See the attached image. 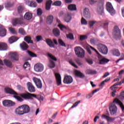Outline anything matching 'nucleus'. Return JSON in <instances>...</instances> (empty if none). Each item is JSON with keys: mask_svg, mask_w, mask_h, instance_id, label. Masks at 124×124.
Wrapping results in <instances>:
<instances>
[{"mask_svg": "<svg viewBox=\"0 0 124 124\" xmlns=\"http://www.w3.org/2000/svg\"><path fill=\"white\" fill-rule=\"evenodd\" d=\"M5 93H9L10 94H16V95L18 94L15 91L9 88H6L5 89Z\"/></svg>", "mask_w": 124, "mask_h": 124, "instance_id": "4be33fe9", "label": "nucleus"}, {"mask_svg": "<svg viewBox=\"0 0 124 124\" xmlns=\"http://www.w3.org/2000/svg\"><path fill=\"white\" fill-rule=\"evenodd\" d=\"M83 15L85 18L90 19L91 18V15L90 14V11L89 9L85 8L84 11Z\"/></svg>", "mask_w": 124, "mask_h": 124, "instance_id": "b1692460", "label": "nucleus"}, {"mask_svg": "<svg viewBox=\"0 0 124 124\" xmlns=\"http://www.w3.org/2000/svg\"><path fill=\"white\" fill-rule=\"evenodd\" d=\"M48 57L50 58L49 63L48 65L50 68H54V67L56 66V64L53 61H54L55 62H57V61H58V59H57V58H56V57L54 56L51 54H48Z\"/></svg>", "mask_w": 124, "mask_h": 124, "instance_id": "39448f33", "label": "nucleus"}, {"mask_svg": "<svg viewBox=\"0 0 124 124\" xmlns=\"http://www.w3.org/2000/svg\"><path fill=\"white\" fill-rule=\"evenodd\" d=\"M101 118L102 119H105V120H106V121L108 123H112V122H114V121H115V119H116V118H112L109 116V113H108L107 115L103 114Z\"/></svg>", "mask_w": 124, "mask_h": 124, "instance_id": "ddd939ff", "label": "nucleus"}, {"mask_svg": "<svg viewBox=\"0 0 124 124\" xmlns=\"http://www.w3.org/2000/svg\"><path fill=\"white\" fill-rule=\"evenodd\" d=\"M58 43L60 44V45H61V46H62V47H66V45H65L63 41H62V40L61 39H59L58 40Z\"/></svg>", "mask_w": 124, "mask_h": 124, "instance_id": "a19ab883", "label": "nucleus"}, {"mask_svg": "<svg viewBox=\"0 0 124 124\" xmlns=\"http://www.w3.org/2000/svg\"><path fill=\"white\" fill-rule=\"evenodd\" d=\"M98 91H99V89H97L93 90L92 92V93L87 94L86 95V98H91V97H92L93 95V94H94V93H97V92H98Z\"/></svg>", "mask_w": 124, "mask_h": 124, "instance_id": "72a5a7b5", "label": "nucleus"}, {"mask_svg": "<svg viewBox=\"0 0 124 124\" xmlns=\"http://www.w3.org/2000/svg\"><path fill=\"white\" fill-rule=\"evenodd\" d=\"M86 61L89 64H93V61L92 59H86Z\"/></svg>", "mask_w": 124, "mask_h": 124, "instance_id": "69168bd1", "label": "nucleus"}, {"mask_svg": "<svg viewBox=\"0 0 124 124\" xmlns=\"http://www.w3.org/2000/svg\"><path fill=\"white\" fill-rule=\"evenodd\" d=\"M106 9L108 12H109L112 16L116 13V11L114 10L112 4L110 2H108L106 4Z\"/></svg>", "mask_w": 124, "mask_h": 124, "instance_id": "0eeeda50", "label": "nucleus"}, {"mask_svg": "<svg viewBox=\"0 0 124 124\" xmlns=\"http://www.w3.org/2000/svg\"><path fill=\"white\" fill-rule=\"evenodd\" d=\"M97 11L99 13H102V12H103V6L98 7L97 8Z\"/></svg>", "mask_w": 124, "mask_h": 124, "instance_id": "e2e57ef3", "label": "nucleus"}, {"mask_svg": "<svg viewBox=\"0 0 124 124\" xmlns=\"http://www.w3.org/2000/svg\"><path fill=\"white\" fill-rule=\"evenodd\" d=\"M2 104L5 107H11V106L15 105V103L13 101L9 100H4L2 101Z\"/></svg>", "mask_w": 124, "mask_h": 124, "instance_id": "9b49d317", "label": "nucleus"}, {"mask_svg": "<svg viewBox=\"0 0 124 124\" xmlns=\"http://www.w3.org/2000/svg\"><path fill=\"white\" fill-rule=\"evenodd\" d=\"M24 40L28 44H33V41L30 36H26L24 37Z\"/></svg>", "mask_w": 124, "mask_h": 124, "instance_id": "bb28decb", "label": "nucleus"}, {"mask_svg": "<svg viewBox=\"0 0 124 124\" xmlns=\"http://www.w3.org/2000/svg\"><path fill=\"white\" fill-rule=\"evenodd\" d=\"M122 83L123 82H122L121 81L119 82H116V83H114L113 84V85L110 87V89H111L112 91H114V90H115V89H117V87L113 88V87H115L116 86H121V85H122Z\"/></svg>", "mask_w": 124, "mask_h": 124, "instance_id": "e433bc0d", "label": "nucleus"}, {"mask_svg": "<svg viewBox=\"0 0 124 124\" xmlns=\"http://www.w3.org/2000/svg\"><path fill=\"white\" fill-rule=\"evenodd\" d=\"M71 19H72V17H71V14L70 13H68L64 16V21L66 23H69V22L71 21Z\"/></svg>", "mask_w": 124, "mask_h": 124, "instance_id": "a211bd4d", "label": "nucleus"}, {"mask_svg": "<svg viewBox=\"0 0 124 124\" xmlns=\"http://www.w3.org/2000/svg\"><path fill=\"white\" fill-rule=\"evenodd\" d=\"M68 9L71 10V11H74V10H77L76 5L75 4H70L68 6Z\"/></svg>", "mask_w": 124, "mask_h": 124, "instance_id": "473e14b6", "label": "nucleus"}, {"mask_svg": "<svg viewBox=\"0 0 124 124\" xmlns=\"http://www.w3.org/2000/svg\"><path fill=\"white\" fill-rule=\"evenodd\" d=\"M53 5H55L56 6H61V5H62V1L60 0L56 1L54 2Z\"/></svg>", "mask_w": 124, "mask_h": 124, "instance_id": "49530a36", "label": "nucleus"}, {"mask_svg": "<svg viewBox=\"0 0 124 124\" xmlns=\"http://www.w3.org/2000/svg\"><path fill=\"white\" fill-rule=\"evenodd\" d=\"M97 42V40L94 38H93L90 40V43L91 44L94 45H95V43Z\"/></svg>", "mask_w": 124, "mask_h": 124, "instance_id": "09e8293b", "label": "nucleus"}, {"mask_svg": "<svg viewBox=\"0 0 124 124\" xmlns=\"http://www.w3.org/2000/svg\"><path fill=\"white\" fill-rule=\"evenodd\" d=\"M4 63L5 65H6L8 67H10V68H12L13 67V65L12 64V62L9 60H7L6 59L4 60Z\"/></svg>", "mask_w": 124, "mask_h": 124, "instance_id": "393cba45", "label": "nucleus"}, {"mask_svg": "<svg viewBox=\"0 0 124 124\" xmlns=\"http://www.w3.org/2000/svg\"><path fill=\"white\" fill-rule=\"evenodd\" d=\"M30 67L31 66L29 62H26L23 65V68H24L26 70H30Z\"/></svg>", "mask_w": 124, "mask_h": 124, "instance_id": "c9c22d12", "label": "nucleus"}, {"mask_svg": "<svg viewBox=\"0 0 124 124\" xmlns=\"http://www.w3.org/2000/svg\"><path fill=\"white\" fill-rule=\"evenodd\" d=\"M34 69L36 72H41L44 70V65L41 63H37L35 64L34 66Z\"/></svg>", "mask_w": 124, "mask_h": 124, "instance_id": "9d476101", "label": "nucleus"}, {"mask_svg": "<svg viewBox=\"0 0 124 124\" xmlns=\"http://www.w3.org/2000/svg\"><path fill=\"white\" fill-rule=\"evenodd\" d=\"M6 35V30L2 25L0 26V36L3 37Z\"/></svg>", "mask_w": 124, "mask_h": 124, "instance_id": "6ab92c4d", "label": "nucleus"}, {"mask_svg": "<svg viewBox=\"0 0 124 124\" xmlns=\"http://www.w3.org/2000/svg\"><path fill=\"white\" fill-rule=\"evenodd\" d=\"M113 35L115 38L121 39L122 35H121V30L118 26H115L113 29Z\"/></svg>", "mask_w": 124, "mask_h": 124, "instance_id": "423d86ee", "label": "nucleus"}, {"mask_svg": "<svg viewBox=\"0 0 124 124\" xmlns=\"http://www.w3.org/2000/svg\"><path fill=\"white\" fill-rule=\"evenodd\" d=\"M75 52L76 55L78 58H83L85 57V50L80 46H77L75 48Z\"/></svg>", "mask_w": 124, "mask_h": 124, "instance_id": "7ed1b4c3", "label": "nucleus"}, {"mask_svg": "<svg viewBox=\"0 0 124 124\" xmlns=\"http://www.w3.org/2000/svg\"><path fill=\"white\" fill-rule=\"evenodd\" d=\"M46 42L50 47V48H54L55 45H58V41L56 39H53V42L51 39H46Z\"/></svg>", "mask_w": 124, "mask_h": 124, "instance_id": "1a4fd4ad", "label": "nucleus"}, {"mask_svg": "<svg viewBox=\"0 0 124 124\" xmlns=\"http://www.w3.org/2000/svg\"><path fill=\"white\" fill-rule=\"evenodd\" d=\"M98 49L102 54L106 55L108 53V48L106 46L103 44H100L98 47Z\"/></svg>", "mask_w": 124, "mask_h": 124, "instance_id": "6e6552de", "label": "nucleus"}, {"mask_svg": "<svg viewBox=\"0 0 124 124\" xmlns=\"http://www.w3.org/2000/svg\"><path fill=\"white\" fill-rule=\"evenodd\" d=\"M9 30L11 31V32L12 33H13V34H17V32L16 31V30H15V29L10 28H9Z\"/></svg>", "mask_w": 124, "mask_h": 124, "instance_id": "6e6d98bb", "label": "nucleus"}, {"mask_svg": "<svg viewBox=\"0 0 124 124\" xmlns=\"http://www.w3.org/2000/svg\"><path fill=\"white\" fill-rule=\"evenodd\" d=\"M27 53L28 55H29V56H31V58H35L37 57L36 54H34L33 52L30 50H27Z\"/></svg>", "mask_w": 124, "mask_h": 124, "instance_id": "58836bf2", "label": "nucleus"}, {"mask_svg": "<svg viewBox=\"0 0 124 124\" xmlns=\"http://www.w3.org/2000/svg\"><path fill=\"white\" fill-rule=\"evenodd\" d=\"M110 80V78H106L104 81H103L99 85L100 87H101L102 86H104L105 85V82H108V81H109Z\"/></svg>", "mask_w": 124, "mask_h": 124, "instance_id": "79ce46f5", "label": "nucleus"}, {"mask_svg": "<svg viewBox=\"0 0 124 124\" xmlns=\"http://www.w3.org/2000/svg\"><path fill=\"white\" fill-rule=\"evenodd\" d=\"M43 13V12L42 11V10L41 8H38L37 10V14L38 16H41V15H42V14Z\"/></svg>", "mask_w": 124, "mask_h": 124, "instance_id": "603ef678", "label": "nucleus"}, {"mask_svg": "<svg viewBox=\"0 0 124 124\" xmlns=\"http://www.w3.org/2000/svg\"><path fill=\"white\" fill-rule=\"evenodd\" d=\"M115 103H116V104H118L120 106L122 111L124 112V104H123V103L121 102V101H120V100L118 99H115L113 100V103L109 107V112L111 115H115V114L117 113V106L115 105Z\"/></svg>", "mask_w": 124, "mask_h": 124, "instance_id": "f03ea898", "label": "nucleus"}, {"mask_svg": "<svg viewBox=\"0 0 124 124\" xmlns=\"http://www.w3.org/2000/svg\"><path fill=\"white\" fill-rule=\"evenodd\" d=\"M23 10H24V8L22 6H19L17 8L18 13H22V12H23Z\"/></svg>", "mask_w": 124, "mask_h": 124, "instance_id": "864d4df0", "label": "nucleus"}, {"mask_svg": "<svg viewBox=\"0 0 124 124\" xmlns=\"http://www.w3.org/2000/svg\"><path fill=\"white\" fill-rule=\"evenodd\" d=\"M33 80L38 89H42V82L40 79L33 78Z\"/></svg>", "mask_w": 124, "mask_h": 124, "instance_id": "f8f14e48", "label": "nucleus"}, {"mask_svg": "<svg viewBox=\"0 0 124 124\" xmlns=\"http://www.w3.org/2000/svg\"><path fill=\"white\" fill-rule=\"evenodd\" d=\"M0 50L1 51L7 50V44L5 43H0Z\"/></svg>", "mask_w": 124, "mask_h": 124, "instance_id": "a878e982", "label": "nucleus"}, {"mask_svg": "<svg viewBox=\"0 0 124 124\" xmlns=\"http://www.w3.org/2000/svg\"><path fill=\"white\" fill-rule=\"evenodd\" d=\"M80 102H81V101H78V102H76L73 105V106L71 107V108L72 109V108H74L76 107L78 105V104H79V103H80Z\"/></svg>", "mask_w": 124, "mask_h": 124, "instance_id": "0e129e2a", "label": "nucleus"}, {"mask_svg": "<svg viewBox=\"0 0 124 124\" xmlns=\"http://www.w3.org/2000/svg\"><path fill=\"white\" fill-rule=\"evenodd\" d=\"M27 86L30 93H34L35 92V88L31 82H27Z\"/></svg>", "mask_w": 124, "mask_h": 124, "instance_id": "dca6fc26", "label": "nucleus"}, {"mask_svg": "<svg viewBox=\"0 0 124 124\" xmlns=\"http://www.w3.org/2000/svg\"><path fill=\"white\" fill-rule=\"evenodd\" d=\"M69 62L70 64H71V65L74 66V67H75V68H78V66H77L76 64H75V63L74 62H72V61H71V60L69 61Z\"/></svg>", "mask_w": 124, "mask_h": 124, "instance_id": "052dcab7", "label": "nucleus"}, {"mask_svg": "<svg viewBox=\"0 0 124 124\" xmlns=\"http://www.w3.org/2000/svg\"><path fill=\"white\" fill-rule=\"evenodd\" d=\"M20 46L22 51H26V50H27L28 48H29L28 44L25 42H23L21 44H20Z\"/></svg>", "mask_w": 124, "mask_h": 124, "instance_id": "5701e85b", "label": "nucleus"}, {"mask_svg": "<svg viewBox=\"0 0 124 124\" xmlns=\"http://www.w3.org/2000/svg\"><path fill=\"white\" fill-rule=\"evenodd\" d=\"M99 64H106L107 62H109V59H107L105 58H98Z\"/></svg>", "mask_w": 124, "mask_h": 124, "instance_id": "aec40b11", "label": "nucleus"}, {"mask_svg": "<svg viewBox=\"0 0 124 124\" xmlns=\"http://www.w3.org/2000/svg\"><path fill=\"white\" fill-rule=\"evenodd\" d=\"M81 23L82 25H87L88 24V21L86 20L83 17H82Z\"/></svg>", "mask_w": 124, "mask_h": 124, "instance_id": "4d7b16f0", "label": "nucleus"}, {"mask_svg": "<svg viewBox=\"0 0 124 124\" xmlns=\"http://www.w3.org/2000/svg\"><path fill=\"white\" fill-rule=\"evenodd\" d=\"M86 74H96V71L92 70L91 69H87L86 71Z\"/></svg>", "mask_w": 124, "mask_h": 124, "instance_id": "4c0bfd02", "label": "nucleus"}, {"mask_svg": "<svg viewBox=\"0 0 124 124\" xmlns=\"http://www.w3.org/2000/svg\"><path fill=\"white\" fill-rule=\"evenodd\" d=\"M66 37L67 38H69V39H71V40L74 39V36H73V34L72 33H69V34H67Z\"/></svg>", "mask_w": 124, "mask_h": 124, "instance_id": "3c124183", "label": "nucleus"}, {"mask_svg": "<svg viewBox=\"0 0 124 124\" xmlns=\"http://www.w3.org/2000/svg\"><path fill=\"white\" fill-rule=\"evenodd\" d=\"M58 27L60 28L61 31H65V30H67V28H66V27L61 24L58 25Z\"/></svg>", "mask_w": 124, "mask_h": 124, "instance_id": "37998d69", "label": "nucleus"}, {"mask_svg": "<svg viewBox=\"0 0 124 124\" xmlns=\"http://www.w3.org/2000/svg\"><path fill=\"white\" fill-rule=\"evenodd\" d=\"M32 18V14L30 13H26L24 15V18L26 20H31Z\"/></svg>", "mask_w": 124, "mask_h": 124, "instance_id": "7c9ffc66", "label": "nucleus"}, {"mask_svg": "<svg viewBox=\"0 0 124 124\" xmlns=\"http://www.w3.org/2000/svg\"><path fill=\"white\" fill-rule=\"evenodd\" d=\"M14 97H15V99L17 100V101H19L20 102H23V101H24V99L19 96L14 95Z\"/></svg>", "mask_w": 124, "mask_h": 124, "instance_id": "c03bdc74", "label": "nucleus"}, {"mask_svg": "<svg viewBox=\"0 0 124 124\" xmlns=\"http://www.w3.org/2000/svg\"><path fill=\"white\" fill-rule=\"evenodd\" d=\"M10 59L13 62H18L19 61V56L16 52H11Z\"/></svg>", "mask_w": 124, "mask_h": 124, "instance_id": "4468645a", "label": "nucleus"}, {"mask_svg": "<svg viewBox=\"0 0 124 124\" xmlns=\"http://www.w3.org/2000/svg\"><path fill=\"white\" fill-rule=\"evenodd\" d=\"M73 81L72 77L69 76H66L64 77L63 79V83L64 84H71Z\"/></svg>", "mask_w": 124, "mask_h": 124, "instance_id": "f3484780", "label": "nucleus"}, {"mask_svg": "<svg viewBox=\"0 0 124 124\" xmlns=\"http://www.w3.org/2000/svg\"><path fill=\"white\" fill-rule=\"evenodd\" d=\"M89 3L90 4H94V3H95V1L94 0H89Z\"/></svg>", "mask_w": 124, "mask_h": 124, "instance_id": "774afa93", "label": "nucleus"}, {"mask_svg": "<svg viewBox=\"0 0 124 124\" xmlns=\"http://www.w3.org/2000/svg\"><path fill=\"white\" fill-rule=\"evenodd\" d=\"M20 96H21L22 98H24L26 100H32L33 99L32 97H34L35 98H36L37 97L36 95H35V94H32L29 92L21 94L20 95Z\"/></svg>", "mask_w": 124, "mask_h": 124, "instance_id": "20e7f679", "label": "nucleus"}, {"mask_svg": "<svg viewBox=\"0 0 124 124\" xmlns=\"http://www.w3.org/2000/svg\"><path fill=\"white\" fill-rule=\"evenodd\" d=\"M30 112H31V108H30L29 105L26 104L19 106L15 111L16 115H18V116H22L25 115V114H28Z\"/></svg>", "mask_w": 124, "mask_h": 124, "instance_id": "f257e3e1", "label": "nucleus"}, {"mask_svg": "<svg viewBox=\"0 0 124 124\" xmlns=\"http://www.w3.org/2000/svg\"><path fill=\"white\" fill-rule=\"evenodd\" d=\"M96 23V21L94 20H90L89 21V24L90 28L93 27V25Z\"/></svg>", "mask_w": 124, "mask_h": 124, "instance_id": "8fccbe9b", "label": "nucleus"}, {"mask_svg": "<svg viewBox=\"0 0 124 124\" xmlns=\"http://www.w3.org/2000/svg\"><path fill=\"white\" fill-rule=\"evenodd\" d=\"M36 40L37 42H39V41H41V40H42V36L38 35L36 36Z\"/></svg>", "mask_w": 124, "mask_h": 124, "instance_id": "5fc2aeb1", "label": "nucleus"}, {"mask_svg": "<svg viewBox=\"0 0 124 124\" xmlns=\"http://www.w3.org/2000/svg\"><path fill=\"white\" fill-rule=\"evenodd\" d=\"M53 33L54 35H55L56 37H58V36H60V30H59V29L58 28H55L53 30Z\"/></svg>", "mask_w": 124, "mask_h": 124, "instance_id": "2f4dec72", "label": "nucleus"}, {"mask_svg": "<svg viewBox=\"0 0 124 124\" xmlns=\"http://www.w3.org/2000/svg\"><path fill=\"white\" fill-rule=\"evenodd\" d=\"M52 1L51 0H48L46 3V10H50L51 9V5Z\"/></svg>", "mask_w": 124, "mask_h": 124, "instance_id": "cd10ccee", "label": "nucleus"}, {"mask_svg": "<svg viewBox=\"0 0 124 124\" xmlns=\"http://www.w3.org/2000/svg\"><path fill=\"white\" fill-rule=\"evenodd\" d=\"M117 93L116 91H113L112 93H111V96H112V97H114V96H115L116 95V93Z\"/></svg>", "mask_w": 124, "mask_h": 124, "instance_id": "338daca9", "label": "nucleus"}, {"mask_svg": "<svg viewBox=\"0 0 124 124\" xmlns=\"http://www.w3.org/2000/svg\"><path fill=\"white\" fill-rule=\"evenodd\" d=\"M112 54L114 56H116V57H120L121 56V53H120V51L118 49H114L112 51Z\"/></svg>", "mask_w": 124, "mask_h": 124, "instance_id": "f704fd0d", "label": "nucleus"}, {"mask_svg": "<svg viewBox=\"0 0 124 124\" xmlns=\"http://www.w3.org/2000/svg\"><path fill=\"white\" fill-rule=\"evenodd\" d=\"M54 19V16L51 15H49L47 16L46 18V23L48 24V25H51L53 22V20Z\"/></svg>", "mask_w": 124, "mask_h": 124, "instance_id": "c85d7f7f", "label": "nucleus"}, {"mask_svg": "<svg viewBox=\"0 0 124 124\" xmlns=\"http://www.w3.org/2000/svg\"><path fill=\"white\" fill-rule=\"evenodd\" d=\"M5 7H12L13 6V3H11L10 2H8L6 3H5Z\"/></svg>", "mask_w": 124, "mask_h": 124, "instance_id": "13d9d810", "label": "nucleus"}, {"mask_svg": "<svg viewBox=\"0 0 124 124\" xmlns=\"http://www.w3.org/2000/svg\"><path fill=\"white\" fill-rule=\"evenodd\" d=\"M18 39H19V38H17V37L13 36L9 38V41L10 44H12V43H14V42H16Z\"/></svg>", "mask_w": 124, "mask_h": 124, "instance_id": "c756f323", "label": "nucleus"}, {"mask_svg": "<svg viewBox=\"0 0 124 124\" xmlns=\"http://www.w3.org/2000/svg\"><path fill=\"white\" fill-rule=\"evenodd\" d=\"M30 6L31 7H36V6H37V4L35 2H31Z\"/></svg>", "mask_w": 124, "mask_h": 124, "instance_id": "680f3d73", "label": "nucleus"}, {"mask_svg": "<svg viewBox=\"0 0 124 124\" xmlns=\"http://www.w3.org/2000/svg\"><path fill=\"white\" fill-rule=\"evenodd\" d=\"M18 32L19 33H20V34H22V35H26V32L23 28L19 29Z\"/></svg>", "mask_w": 124, "mask_h": 124, "instance_id": "de8ad7c7", "label": "nucleus"}, {"mask_svg": "<svg viewBox=\"0 0 124 124\" xmlns=\"http://www.w3.org/2000/svg\"><path fill=\"white\" fill-rule=\"evenodd\" d=\"M75 62L77 63L79 66H81L82 65V62H81V60L79 59V58H76L75 59Z\"/></svg>", "mask_w": 124, "mask_h": 124, "instance_id": "a18cd8bd", "label": "nucleus"}, {"mask_svg": "<svg viewBox=\"0 0 124 124\" xmlns=\"http://www.w3.org/2000/svg\"><path fill=\"white\" fill-rule=\"evenodd\" d=\"M75 75L78 77H84V75H83V74L81 73V72L78 70H76L75 71Z\"/></svg>", "mask_w": 124, "mask_h": 124, "instance_id": "ea45409f", "label": "nucleus"}, {"mask_svg": "<svg viewBox=\"0 0 124 124\" xmlns=\"http://www.w3.org/2000/svg\"><path fill=\"white\" fill-rule=\"evenodd\" d=\"M12 23L13 26H16V25H23L24 21L22 18H15L13 20Z\"/></svg>", "mask_w": 124, "mask_h": 124, "instance_id": "2eb2a0df", "label": "nucleus"}, {"mask_svg": "<svg viewBox=\"0 0 124 124\" xmlns=\"http://www.w3.org/2000/svg\"><path fill=\"white\" fill-rule=\"evenodd\" d=\"M88 38V36L87 35H80L79 36L80 40H85V39H87Z\"/></svg>", "mask_w": 124, "mask_h": 124, "instance_id": "bf43d9fd", "label": "nucleus"}, {"mask_svg": "<svg viewBox=\"0 0 124 124\" xmlns=\"http://www.w3.org/2000/svg\"><path fill=\"white\" fill-rule=\"evenodd\" d=\"M55 78L56 79L57 86L61 85L62 84V77H61V75L60 74H56Z\"/></svg>", "mask_w": 124, "mask_h": 124, "instance_id": "412c9836", "label": "nucleus"}]
</instances>
